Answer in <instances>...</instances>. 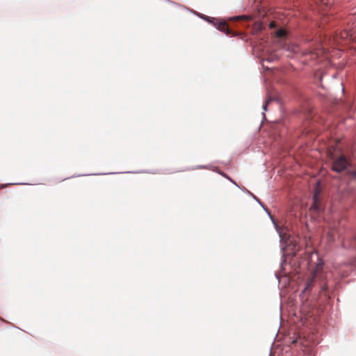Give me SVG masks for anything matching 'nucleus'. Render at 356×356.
I'll use <instances>...</instances> for the list:
<instances>
[{"mask_svg":"<svg viewBox=\"0 0 356 356\" xmlns=\"http://www.w3.org/2000/svg\"><path fill=\"white\" fill-rule=\"evenodd\" d=\"M280 244H281V250L282 252V260L281 263L282 267H283L284 264L286 263V256L292 255L294 256L298 251L296 247V243L295 241L290 238H287L285 240V236L281 234H280Z\"/></svg>","mask_w":356,"mask_h":356,"instance_id":"obj_1","label":"nucleus"},{"mask_svg":"<svg viewBox=\"0 0 356 356\" xmlns=\"http://www.w3.org/2000/svg\"><path fill=\"white\" fill-rule=\"evenodd\" d=\"M348 166V161L344 156H339L333 161L332 170L337 172H341Z\"/></svg>","mask_w":356,"mask_h":356,"instance_id":"obj_2","label":"nucleus"},{"mask_svg":"<svg viewBox=\"0 0 356 356\" xmlns=\"http://www.w3.org/2000/svg\"><path fill=\"white\" fill-rule=\"evenodd\" d=\"M319 185H320V183L319 182H317L316 183V186L314 189V194L313 195V205H312V209L314 210V211H318L319 210V207H318V196H319V194L321 193V190L319 188Z\"/></svg>","mask_w":356,"mask_h":356,"instance_id":"obj_3","label":"nucleus"},{"mask_svg":"<svg viewBox=\"0 0 356 356\" xmlns=\"http://www.w3.org/2000/svg\"><path fill=\"white\" fill-rule=\"evenodd\" d=\"M252 197L257 202L258 204L264 209V210L266 212L269 218L271 219L273 223L275 225V226H277L275 222L274 221V219L273 216H271L270 213L268 210V209L263 204V203L258 199L254 195H252Z\"/></svg>","mask_w":356,"mask_h":356,"instance_id":"obj_4","label":"nucleus"},{"mask_svg":"<svg viewBox=\"0 0 356 356\" xmlns=\"http://www.w3.org/2000/svg\"><path fill=\"white\" fill-rule=\"evenodd\" d=\"M315 277H316V272L314 273H313V275L312 276V277L307 282L306 286H305V289L303 290V292H305V291L309 290L312 288L313 283L314 282V280H315Z\"/></svg>","mask_w":356,"mask_h":356,"instance_id":"obj_5","label":"nucleus"},{"mask_svg":"<svg viewBox=\"0 0 356 356\" xmlns=\"http://www.w3.org/2000/svg\"><path fill=\"white\" fill-rule=\"evenodd\" d=\"M226 24L225 22H220L218 24H216L217 29H218L221 32H224L226 34L228 33V30L225 27Z\"/></svg>","mask_w":356,"mask_h":356,"instance_id":"obj_6","label":"nucleus"},{"mask_svg":"<svg viewBox=\"0 0 356 356\" xmlns=\"http://www.w3.org/2000/svg\"><path fill=\"white\" fill-rule=\"evenodd\" d=\"M285 34H286V32L283 29H280L276 33L277 36L280 37V38L284 36Z\"/></svg>","mask_w":356,"mask_h":356,"instance_id":"obj_7","label":"nucleus"},{"mask_svg":"<svg viewBox=\"0 0 356 356\" xmlns=\"http://www.w3.org/2000/svg\"><path fill=\"white\" fill-rule=\"evenodd\" d=\"M322 266H323V261H320L316 266V269L314 270V273L316 272V274L317 273V272L319 270L320 268H322Z\"/></svg>","mask_w":356,"mask_h":356,"instance_id":"obj_8","label":"nucleus"},{"mask_svg":"<svg viewBox=\"0 0 356 356\" xmlns=\"http://www.w3.org/2000/svg\"><path fill=\"white\" fill-rule=\"evenodd\" d=\"M200 17L201 18H202L203 19H206V20H207L208 22H211V23H213V22H212V21H211V20L209 19V17H207V16H204V15L200 14Z\"/></svg>","mask_w":356,"mask_h":356,"instance_id":"obj_9","label":"nucleus"},{"mask_svg":"<svg viewBox=\"0 0 356 356\" xmlns=\"http://www.w3.org/2000/svg\"><path fill=\"white\" fill-rule=\"evenodd\" d=\"M243 18H246V16L245 15H238V16H235L233 17L234 19H243Z\"/></svg>","mask_w":356,"mask_h":356,"instance_id":"obj_10","label":"nucleus"},{"mask_svg":"<svg viewBox=\"0 0 356 356\" xmlns=\"http://www.w3.org/2000/svg\"><path fill=\"white\" fill-rule=\"evenodd\" d=\"M243 192L246 193V194H248V195L251 196L252 197V195H253L251 192H250L248 190H244V189H242L241 188Z\"/></svg>","mask_w":356,"mask_h":356,"instance_id":"obj_11","label":"nucleus"},{"mask_svg":"<svg viewBox=\"0 0 356 356\" xmlns=\"http://www.w3.org/2000/svg\"><path fill=\"white\" fill-rule=\"evenodd\" d=\"M243 192L246 193V194H248V195L251 196L252 197V195H253L251 192H250L248 190H244V189H242L241 188Z\"/></svg>","mask_w":356,"mask_h":356,"instance_id":"obj_12","label":"nucleus"},{"mask_svg":"<svg viewBox=\"0 0 356 356\" xmlns=\"http://www.w3.org/2000/svg\"><path fill=\"white\" fill-rule=\"evenodd\" d=\"M270 101V100H268V101L266 102V103L264 104V106H263V109H264V111H266L267 105H268V102H269Z\"/></svg>","mask_w":356,"mask_h":356,"instance_id":"obj_13","label":"nucleus"},{"mask_svg":"<svg viewBox=\"0 0 356 356\" xmlns=\"http://www.w3.org/2000/svg\"><path fill=\"white\" fill-rule=\"evenodd\" d=\"M219 174H220V175H221L222 176H223V177H226V178H227V179H229V180L231 179L229 176H227V175L226 174H225L224 172H219Z\"/></svg>","mask_w":356,"mask_h":356,"instance_id":"obj_14","label":"nucleus"},{"mask_svg":"<svg viewBox=\"0 0 356 356\" xmlns=\"http://www.w3.org/2000/svg\"><path fill=\"white\" fill-rule=\"evenodd\" d=\"M229 181H232L236 186H237L238 188H241V187L234 181H233L232 179H230Z\"/></svg>","mask_w":356,"mask_h":356,"instance_id":"obj_15","label":"nucleus"},{"mask_svg":"<svg viewBox=\"0 0 356 356\" xmlns=\"http://www.w3.org/2000/svg\"><path fill=\"white\" fill-rule=\"evenodd\" d=\"M270 28H274V27H275V22H271V23L270 24Z\"/></svg>","mask_w":356,"mask_h":356,"instance_id":"obj_16","label":"nucleus"},{"mask_svg":"<svg viewBox=\"0 0 356 356\" xmlns=\"http://www.w3.org/2000/svg\"><path fill=\"white\" fill-rule=\"evenodd\" d=\"M351 175H352L353 177H356V170H355V171L352 172H351Z\"/></svg>","mask_w":356,"mask_h":356,"instance_id":"obj_17","label":"nucleus"},{"mask_svg":"<svg viewBox=\"0 0 356 356\" xmlns=\"http://www.w3.org/2000/svg\"><path fill=\"white\" fill-rule=\"evenodd\" d=\"M197 168H205L206 166L205 165H199Z\"/></svg>","mask_w":356,"mask_h":356,"instance_id":"obj_18","label":"nucleus"},{"mask_svg":"<svg viewBox=\"0 0 356 356\" xmlns=\"http://www.w3.org/2000/svg\"><path fill=\"white\" fill-rule=\"evenodd\" d=\"M12 184L20 185V184H24V183H13Z\"/></svg>","mask_w":356,"mask_h":356,"instance_id":"obj_19","label":"nucleus"},{"mask_svg":"<svg viewBox=\"0 0 356 356\" xmlns=\"http://www.w3.org/2000/svg\"><path fill=\"white\" fill-rule=\"evenodd\" d=\"M106 173H102V175H106ZM95 175H98V173L94 174Z\"/></svg>","mask_w":356,"mask_h":356,"instance_id":"obj_20","label":"nucleus"}]
</instances>
